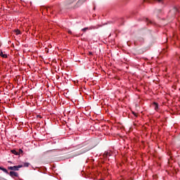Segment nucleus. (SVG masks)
I'll use <instances>...</instances> for the list:
<instances>
[{
  "label": "nucleus",
  "instance_id": "1",
  "mask_svg": "<svg viewBox=\"0 0 180 180\" xmlns=\"http://www.w3.org/2000/svg\"><path fill=\"white\" fill-rule=\"evenodd\" d=\"M75 147L77 148V150L79 148H82V149L73 153L72 157H77V155H81V154H85V153H87V151H89V150H91L92 148V146H91V143H88V142H84Z\"/></svg>",
  "mask_w": 180,
  "mask_h": 180
},
{
  "label": "nucleus",
  "instance_id": "2",
  "mask_svg": "<svg viewBox=\"0 0 180 180\" xmlns=\"http://www.w3.org/2000/svg\"><path fill=\"white\" fill-rule=\"evenodd\" d=\"M75 1L77 0H67L65 1V6L67 8V9H72L75 8H77L75 6V5H72L73 2H75Z\"/></svg>",
  "mask_w": 180,
  "mask_h": 180
},
{
  "label": "nucleus",
  "instance_id": "3",
  "mask_svg": "<svg viewBox=\"0 0 180 180\" xmlns=\"http://www.w3.org/2000/svg\"><path fill=\"white\" fill-rule=\"evenodd\" d=\"M23 165H19L18 166H10L8 167V169H9L10 171H19L20 168H22Z\"/></svg>",
  "mask_w": 180,
  "mask_h": 180
},
{
  "label": "nucleus",
  "instance_id": "4",
  "mask_svg": "<svg viewBox=\"0 0 180 180\" xmlns=\"http://www.w3.org/2000/svg\"><path fill=\"white\" fill-rule=\"evenodd\" d=\"M170 12L173 13L176 16H180V7H174Z\"/></svg>",
  "mask_w": 180,
  "mask_h": 180
},
{
  "label": "nucleus",
  "instance_id": "5",
  "mask_svg": "<svg viewBox=\"0 0 180 180\" xmlns=\"http://www.w3.org/2000/svg\"><path fill=\"white\" fill-rule=\"evenodd\" d=\"M144 2H148L149 4H153V2H160V4H164V0H143Z\"/></svg>",
  "mask_w": 180,
  "mask_h": 180
},
{
  "label": "nucleus",
  "instance_id": "6",
  "mask_svg": "<svg viewBox=\"0 0 180 180\" xmlns=\"http://www.w3.org/2000/svg\"><path fill=\"white\" fill-rule=\"evenodd\" d=\"M86 1V0H79L75 4V7L79 8V6H81V5H82V4H84Z\"/></svg>",
  "mask_w": 180,
  "mask_h": 180
},
{
  "label": "nucleus",
  "instance_id": "7",
  "mask_svg": "<svg viewBox=\"0 0 180 180\" xmlns=\"http://www.w3.org/2000/svg\"><path fill=\"white\" fill-rule=\"evenodd\" d=\"M9 175L12 178H13V176H15V178H18V176H19V174H18V172H10Z\"/></svg>",
  "mask_w": 180,
  "mask_h": 180
},
{
  "label": "nucleus",
  "instance_id": "8",
  "mask_svg": "<svg viewBox=\"0 0 180 180\" xmlns=\"http://www.w3.org/2000/svg\"><path fill=\"white\" fill-rule=\"evenodd\" d=\"M144 22H147V25H154V22H153L151 20L148 19V18H144L143 19Z\"/></svg>",
  "mask_w": 180,
  "mask_h": 180
},
{
  "label": "nucleus",
  "instance_id": "9",
  "mask_svg": "<svg viewBox=\"0 0 180 180\" xmlns=\"http://www.w3.org/2000/svg\"><path fill=\"white\" fill-rule=\"evenodd\" d=\"M153 106L154 107L155 110H156V111L158 110V103L154 102L153 103Z\"/></svg>",
  "mask_w": 180,
  "mask_h": 180
},
{
  "label": "nucleus",
  "instance_id": "10",
  "mask_svg": "<svg viewBox=\"0 0 180 180\" xmlns=\"http://www.w3.org/2000/svg\"><path fill=\"white\" fill-rule=\"evenodd\" d=\"M0 56L3 57V58H8V55L4 54V52L2 51L0 53Z\"/></svg>",
  "mask_w": 180,
  "mask_h": 180
},
{
  "label": "nucleus",
  "instance_id": "11",
  "mask_svg": "<svg viewBox=\"0 0 180 180\" xmlns=\"http://www.w3.org/2000/svg\"><path fill=\"white\" fill-rule=\"evenodd\" d=\"M0 169H1V171H3V172H5V174H9V172H8V170H7L6 168L1 167H0Z\"/></svg>",
  "mask_w": 180,
  "mask_h": 180
},
{
  "label": "nucleus",
  "instance_id": "12",
  "mask_svg": "<svg viewBox=\"0 0 180 180\" xmlns=\"http://www.w3.org/2000/svg\"><path fill=\"white\" fill-rule=\"evenodd\" d=\"M12 154H14L15 155H19V153L16 150H11Z\"/></svg>",
  "mask_w": 180,
  "mask_h": 180
},
{
  "label": "nucleus",
  "instance_id": "13",
  "mask_svg": "<svg viewBox=\"0 0 180 180\" xmlns=\"http://www.w3.org/2000/svg\"><path fill=\"white\" fill-rule=\"evenodd\" d=\"M108 155L110 157V155H112V153H110V152H105L104 157H108Z\"/></svg>",
  "mask_w": 180,
  "mask_h": 180
},
{
  "label": "nucleus",
  "instance_id": "14",
  "mask_svg": "<svg viewBox=\"0 0 180 180\" xmlns=\"http://www.w3.org/2000/svg\"><path fill=\"white\" fill-rule=\"evenodd\" d=\"M18 153V155H20V154H23V150L22 149H19Z\"/></svg>",
  "mask_w": 180,
  "mask_h": 180
},
{
  "label": "nucleus",
  "instance_id": "15",
  "mask_svg": "<svg viewBox=\"0 0 180 180\" xmlns=\"http://www.w3.org/2000/svg\"><path fill=\"white\" fill-rule=\"evenodd\" d=\"M86 30H89V27H84V28H83V29L82 30V32H86Z\"/></svg>",
  "mask_w": 180,
  "mask_h": 180
},
{
  "label": "nucleus",
  "instance_id": "16",
  "mask_svg": "<svg viewBox=\"0 0 180 180\" xmlns=\"http://www.w3.org/2000/svg\"><path fill=\"white\" fill-rule=\"evenodd\" d=\"M162 13L161 10H156L155 11V15H158V13Z\"/></svg>",
  "mask_w": 180,
  "mask_h": 180
},
{
  "label": "nucleus",
  "instance_id": "17",
  "mask_svg": "<svg viewBox=\"0 0 180 180\" xmlns=\"http://www.w3.org/2000/svg\"><path fill=\"white\" fill-rule=\"evenodd\" d=\"M15 33H16L17 35H18V34H20V30H15Z\"/></svg>",
  "mask_w": 180,
  "mask_h": 180
},
{
  "label": "nucleus",
  "instance_id": "18",
  "mask_svg": "<svg viewBox=\"0 0 180 180\" xmlns=\"http://www.w3.org/2000/svg\"><path fill=\"white\" fill-rule=\"evenodd\" d=\"M29 165H30V163H27V162L24 163V167H29Z\"/></svg>",
  "mask_w": 180,
  "mask_h": 180
},
{
  "label": "nucleus",
  "instance_id": "19",
  "mask_svg": "<svg viewBox=\"0 0 180 180\" xmlns=\"http://www.w3.org/2000/svg\"><path fill=\"white\" fill-rule=\"evenodd\" d=\"M68 33H69V34H72V32L70 30H68Z\"/></svg>",
  "mask_w": 180,
  "mask_h": 180
},
{
  "label": "nucleus",
  "instance_id": "20",
  "mask_svg": "<svg viewBox=\"0 0 180 180\" xmlns=\"http://www.w3.org/2000/svg\"><path fill=\"white\" fill-rule=\"evenodd\" d=\"M132 113L134 116H136V112L134 111H133Z\"/></svg>",
  "mask_w": 180,
  "mask_h": 180
},
{
  "label": "nucleus",
  "instance_id": "21",
  "mask_svg": "<svg viewBox=\"0 0 180 180\" xmlns=\"http://www.w3.org/2000/svg\"><path fill=\"white\" fill-rule=\"evenodd\" d=\"M8 162H9L10 164H12V162H11V161H8Z\"/></svg>",
  "mask_w": 180,
  "mask_h": 180
},
{
  "label": "nucleus",
  "instance_id": "22",
  "mask_svg": "<svg viewBox=\"0 0 180 180\" xmlns=\"http://www.w3.org/2000/svg\"><path fill=\"white\" fill-rule=\"evenodd\" d=\"M38 117H40V115H38Z\"/></svg>",
  "mask_w": 180,
  "mask_h": 180
},
{
  "label": "nucleus",
  "instance_id": "23",
  "mask_svg": "<svg viewBox=\"0 0 180 180\" xmlns=\"http://www.w3.org/2000/svg\"><path fill=\"white\" fill-rule=\"evenodd\" d=\"M89 54H92V53L90 52Z\"/></svg>",
  "mask_w": 180,
  "mask_h": 180
}]
</instances>
